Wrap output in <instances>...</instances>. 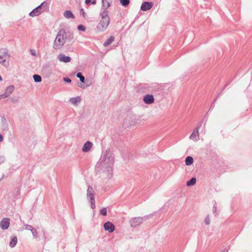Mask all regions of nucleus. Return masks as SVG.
I'll use <instances>...</instances> for the list:
<instances>
[{"instance_id":"1","label":"nucleus","mask_w":252,"mask_h":252,"mask_svg":"<svg viewBox=\"0 0 252 252\" xmlns=\"http://www.w3.org/2000/svg\"><path fill=\"white\" fill-rule=\"evenodd\" d=\"M112 155L111 151H106L102 154L96 165L99 171L106 173L108 177L111 176L113 169L114 157Z\"/></svg>"},{"instance_id":"2","label":"nucleus","mask_w":252,"mask_h":252,"mask_svg":"<svg viewBox=\"0 0 252 252\" xmlns=\"http://www.w3.org/2000/svg\"><path fill=\"white\" fill-rule=\"evenodd\" d=\"M66 39V32L64 30H60L57 33L53 43V48L56 50L60 49L65 43Z\"/></svg>"},{"instance_id":"3","label":"nucleus","mask_w":252,"mask_h":252,"mask_svg":"<svg viewBox=\"0 0 252 252\" xmlns=\"http://www.w3.org/2000/svg\"><path fill=\"white\" fill-rule=\"evenodd\" d=\"M100 15L101 19L97 25V29L99 32H103L107 28L110 22L108 11H101Z\"/></svg>"},{"instance_id":"4","label":"nucleus","mask_w":252,"mask_h":252,"mask_svg":"<svg viewBox=\"0 0 252 252\" xmlns=\"http://www.w3.org/2000/svg\"><path fill=\"white\" fill-rule=\"evenodd\" d=\"M95 190L91 186L89 185L87 190L86 196L87 200L90 202L91 208L93 209L95 208Z\"/></svg>"},{"instance_id":"5","label":"nucleus","mask_w":252,"mask_h":252,"mask_svg":"<svg viewBox=\"0 0 252 252\" xmlns=\"http://www.w3.org/2000/svg\"><path fill=\"white\" fill-rule=\"evenodd\" d=\"M46 7L47 3L46 2H43L40 5L33 9L29 15L31 17L38 16L46 10Z\"/></svg>"},{"instance_id":"6","label":"nucleus","mask_w":252,"mask_h":252,"mask_svg":"<svg viewBox=\"0 0 252 252\" xmlns=\"http://www.w3.org/2000/svg\"><path fill=\"white\" fill-rule=\"evenodd\" d=\"M9 55L7 49H0V63L5 66L8 65V62L7 61L9 58Z\"/></svg>"},{"instance_id":"7","label":"nucleus","mask_w":252,"mask_h":252,"mask_svg":"<svg viewBox=\"0 0 252 252\" xmlns=\"http://www.w3.org/2000/svg\"><path fill=\"white\" fill-rule=\"evenodd\" d=\"M15 87L10 85L6 87L3 94H0V100L8 97L14 91Z\"/></svg>"},{"instance_id":"8","label":"nucleus","mask_w":252,"mask_h":252,"mask_svg":"<svg viewBox=\"0 0 252 252\" xmlns=\"http://www.w3.org/2000/svg\"><path fill=\"white\" fill-rule=\"evenodd\" d=\"M144 218L143 217H136L131 219L129 220L130 226L132 227H136L143 222Z\"/></svg>"},{"instance_id":"9","label":"nucleus","mask_w":252,"mask_h":252,"mask_svg":"<svg viewBox=\"0 0 252 252\" xmlns=\"http://www.w3.org/2000/svg\"><path fill=\"white\" fill-rule=\"evenodd\" d=\"M10 225V219L8 218H3L0 222V228L5 230L8 228Z\"/></svg>"},{"instance_id":"10","label":"nucleus","mask_w":252,"mask_h":252,"mask_svg":"<svg viewBox=\"0 0 252 252\" xmlns=\"http://www.w3.org/2000/svg\"><path fill=\"white\" fill-rule=\"evenodd\" d=\"M199 127L198 126L194 129L189 136L190 139L194 141H197L199 139Z\"/></svg>"},{"instance_id":"11","label":"nucleus","mask_w":252,"mask_h":252,"mask_svg":"<svg viewBox=\"0 0 252 252\" xmlns=\"http://www.w3.org/2000/svg\"><path fill=\"white\" fill-rule=\"evenodd\" d=\"M104 228L105 230L112 233L115 230V226L112 222L107 221L104 224Z\"/></svg>"},{"instance_id":"12","label":"nucleus","mask_w":252,"mask_h":252,"mask_svg":"<svg viewBox=\"0 0 252 252\" xmlns=\"http://www.w3.org/2000/svg\"><path fill=\"white\" fill-rule=\"evenodd\" d=\"M58 59L60 62L62 63H69L71 61V58L69 56H66L63 54H60L58 56Z\"/></svg>"},{"instance_id":"13","label":"nucleus","mask_w":252,"mask_h":252,"mask_svg":"<svg viewBox=\"0 0 252 252\" xmlns=\"http://www.w3.org/2000/svg\"><path fill=\"white\" fill-rule=\"evenodd\" d=\"M154 97L152 94H147L143 97L144 102L147 104H151L154 102Z\"/></svg>"},{"instance_id":"14","label":"nucleus","mask_w":252,"mask_h":252,"mask_svg":"<svg viewBox=\"0 0 252 252\" xmlns=\"http://www.w3.org/2000/svg\"><path fill=\"white\" fill-rule=\"evenodd\" d=\"M93 146V143L90 141H87L83 145L82 150L84 153H87L90 151Z\"/></svg>"},{"instance_id":"15","label":"nucleus","mask_w":252,"mask_h":252,"mask_svg":"<svg viewBox=\"0 0 252 252\" xmlns=\"http://www.w3.org/2000/svg\"><path fill=\"white\" fill-rule=\"evenodd\" d=\"M153 5V3L152 2L145 1L143 2L141 6V9L143 11H147L150 10Z\"/></svg>"},{"instance_id":"16","label":"nucleus","mask_w":252,"mask_h":252,"mask_svg":"<svg viewBox=\"0 0 252 252\" xmlns=\"http://www.w3.org/2000/svg\"><path fill=\"white\" fill-rule=\"evenodd\" d=\"M102 2V11H108L107 9L110 7V3L108 0H101Z\"/></svg>"},{"instance_id":"17","label":"nucleus","mask_w":252,"mask_h":252,"mask_svg":"<svg viewBox=\"0 0 252 252\" xmlns=\"http://www.w3.org/2000/svg\"><path fill=\"white\" fill-rule=\"evenodd\" d=\"M81 100L80 96L72 97L69 99V102L73 105H76L77 102H80Z\"/></svg>"},{"instance_id":"18","label":"nucleus","mask_w":252,"mask_h":252,"mask_svg":"<svg viewBox=\"0 0 252 252\" xmlns=\"http://www.w3.org/2000/svg\"><path fill=\"white\" fill-rule=\"evenodd\" d=\"M17 241L18 239L16 236L13 237L9 244V247L11 248L15 247L17 243Z\"/></svg>"},{"instance_id":"19","label":"nucleus","mask_w":252,"mask_h":252,"mask_svg":"<svg viewBox=\"0 0 252 252\" xmlns=\"http://www.w3.org/2000/svg\"><path fill=\"white\" fill-rule=\"evenodd\" d=\"M65 18L67 19L74 18V16L73 13L70 10H66L63 14Z\"/></svg>"},{"instance_id":"20","label":"nucleus","mask_w":252,"mask_h":252,"mask_svg":"<svg viewBox=\"0 0 252 252\" xmlns=\"http://www.w3.org/2000/svg\"><path fill=\"white\" fill-rule=\"evenodd\" d=\"M114 37L113 36H111L104 43L103 45L105 47L108 46L110 45L114 41Z\"/></svg>"},{"instance_id":"21","label":"nucleus","mask_w":252,"mask_h":252,"mask_svg":"<svg viewBox=\"0 0 252 252\" xmlns=\"http://www.w3.org/2000/svg\"><path fill=\"white\" fill-rule=\"evenodd\" d=\"M193 162V159L192 157H191L190 156H188L186 158L185 163L187 165H188V166L190 165L191 164H192Z\"/></svg>"},{"instance_id":"22","label":"nucleus","mask_w":252,"mask_h":252,"mask_svg":"<svg viewBox=\"0 0 252 252\" xmlns=\"http://www.w3.org/2000/svg\"><path fill=\"white\" fill-rule=\"evenodd\" d=\"M196 179L195 178H194V177L191 178L189 180L187 181V186L188 187L193 186L196 183Z\"/></svg>"},{"instance_id":"23","label":"nucleus","mask_w":252,"mask_h":252,"mask_svg":"<svg viewBox=\"0 0 252 252\" xmlns=\"http://www.w3.org/2000/svg\"><path fill=\"white\" fill-rule=\"evenodd\" d=\"M33 78L35 82L39 83L42 80L41 77L38 74L33 75Z\"/></svg>"},{"instance_id":"24","label":"nucleus","mask_w":252,"mask_h":252,"mask_svg":"<svg viewBox=\"0 0 252 252\" xmlns=\"http://www.w3.org/2000/svg\"><path fill=\"white\" fill-rule=\"evenodd\" d=\"M76 77L80 79L82 83H84L85 79L81 72H78L76 74Z\"/></svg>"},{"instance_id":"25","label":"nucleus","mask_w":252,"mask_h":252,"mask_svg":"<svg viewBox=\"0 0 252 252\" xmlns=\"http://www.w3.org/2000/svg\"><path fill=\"white\" fill-rule=\"evenodd\" d=\"M120 2L124 6L128 5L129 3V0H120Z\"/></svg>"},{"instance_id":"26","label":"nucleus","mask_w":252,"mask_h":252,"mask_svg":"<svg viewBox=\"0 0 252 252\" xmlns=\"http://www.w3.org/2000/svg\"><path fill=\"white\" fill-rule=\"evenodd\" d=\"M100 214L102 215V216H106L107 215V210H106V208L104 207V208H102L100 210Z\"/></svg>"},{"instance_id":"27","label":"nucleus","mask_w":252,"mask_h":252,"mask_svg":"<svg viewBox=\"0 0 252 252\" xmlns=\"http://www.w3.org/2000/svg\"><path fill=\"white\" fill-rule=\"evenodd\" d=\"M9 100L11 103H15L18 102V99L16 97H10Z\"/></svg>"},{"instance_id":"28","label":"nucleus","mask_w":252,"mask_h":252,"mask_svg":"<svg viewBox=\"0 0 252 252\" xmlns=\"http://www.w3.org/2000/svg\"><path fill=\"white\" fill-rule=\"evenodd\" d=\"M204 222H205V224H206V225H209V224H210V217H209V215H208V216L206 217V218H205V221H204Z\"/></svg>"},{"instance_id":"29","label":"nucleus","mask_w":252,"mask_h":252,"mask_svg":"<svg viewBox=\"0 0 252 252\" xmlns=\"http://www.w3.org/2000/svg\"><path fill=\"white\" fill-rule=\"evenodd\" d=\"M34 228L31 225L26 224L25 225V229L26 230H30L32 231V230Z\"/></svg>"},{"instance_id":"30","label":"nucleus","mask_w":252,"mask_h":252,"mask_svg":"<svg viewBox=\"0 0 252 252\" xmlns=\"http://www.w3.org/2000/svg\"><path fill=\"white\" fill-rule=\"evenodd\" d=\"M31 232L34 238H36L37 236V232L36 231V230L34 228H33V229L32 230Z\"/></svg>"},{"instance_id":"31","label":"nucleus","mask_w":252,"mask_h":252,"mask_svg":"<svg viewBox=\"0 0 252 252\" xmlns=\"http://www.w3.org/2000/svg\"><path fill=\"white\" fill-rule=\"evenodd\" d=\"M78 29L79 31H84L85 30V27L82 25H80L78 26Z\"/></svg>"},{"instance_id":"32","label":"nucleus","mask_w":252,"mask_h":252,"mask_svg":"<svg viewBox=\"0 0 252 252\" xmlns=\"http://www.w3.org/2000/svg\"><path fill=\"white\" fill-rule=\"evenodd\" d=\"M5 161V158L4 156H0V165L4 163Z\"/></svg>"},{"instance_id":"33","label":"nucleus","mask_w":252,"mask_h":252,"mask_svg":"<svg viewBox=\"0 0 252 252\" xmlns=\"http://www.w3.org/2000/svg\"><path fill=\"white\" fill-rule=\"evenodd\" d=\"M63 80L66 82H67V83H70L71 82V80L70 78H68V77H64L63 78Z\"/></svg>"},{"instance_id":"34","label":"nucleus","mask_w":252,"mask_h":252,"mask_svg":"<svg viewBox=\"0 0 252 252\" xmlns=\"http://www.w3.org/2000/svg\"><path fill=\"white\" fill-rule=\"evenodd\" d=\"M216 211H217V204H216V203H215V204L214 205L213 208V213L215 214L216 212Z\"/></svg>"},{"instance_id":"35","label":"nucleus","mask_w":252,"mask_h":252,"mask_svg":"<svg viewBox=\"0 0 252 252\" xmlns=\"http://www.w3.org/2000/svg\"><path fill=\"white\" fill-rule=\"evenodd\" d=\"M30 52H31V54L32 56H36V52H35V51L34 50H31Z\"/></svg>"},{"instance_id":"36","label":"nucleus","mask_w":252,"mask_h":252,"mask_svg":"<svg viewBox=\"0 0 252 252\" xmlns=\"http://www.w3.org/2000/svg\"><path fill=\"white\" fill-rule=\"evenodd\" d=\"M80 13L82 14V15L84 17H85L86 13L83 9H81Z\"/></svg>"},{"instance_id":"37","label":"nucleus","mask_w":252,"mask_h":252,"mask_svg":"<svg viewBox=\"0 0 252 252\" xmlns=\"http://www.w3.org/2000/svg\"><path fill=\"white\" fill-rule=\"evenodd\" d=\"M91 2V0H85V3L88 5Z\"/></svg>"},{"instance_id":"38","label":"nucleus","mask_w":252,"mask_h":252,"mask_svg":"<svg viewBox=\"0 0 252 252\" xmlns=\"http://www.w3.org/2000/svg\"><path fill=\"white\" fill-rule=\"evenodd\" d=\"M3 140V136L1 134L0 135V142L2 141Z\"/></svg>"},{"instance_id":"39","label":"nucleus","mask_w":252,"mask_h":252,"mask_svg":"<svg viewBox=\"0 0 252 252\" xmlns=\"http://www.w3.org/2000/svg\"><path fill=\"white\" fill-rule=\"evenodd\" d=\"M96 0H93L92 2V4H93V5H95L96 4Z\"/></svg>"},{"instance_id":"40","label":"nucleus","mask_w":252,"mask_h":252,"mask_svg":"<svg viewBox=\"0 0 252 252\" xmlns=\"http://www.w3.org/2000/svg\"><path fill=\"white\" fill-rule=\"evenodd\" d=\"M3 177H4V175L3 174L2 176V177L0 179V181L3 179Z\"/></svg>"},{"instance_id":"41","label":"nucleus","mask_w":252,"mask_h":252,"mask_svg":"<svg viewBox=\"0 0 252 252\" xmlns=\"http://www.w3.org/2000/svg\"><path fill=\"white\" fill-rule=\"evenodd\" d=\"M2 80V78L1 77V76H0V81Z\"/></svg>"},{"instance_id":"42","label":"nucleus","mask_w":252,"mask_h":252,"mask_svg":"<svg viewBox=\"0 0 252 252\" xmlns=\"http://www.w3.org/2000/svg\"><path fill=\"white\" fill-rule=\"evenodd\" d=\"M221 252H225V251H222Z\"/></svg>"}]
</instances>
